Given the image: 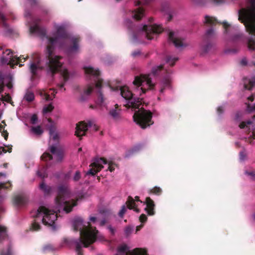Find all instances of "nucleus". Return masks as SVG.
I'll return each mask as SVG.
<instances>
[{
	"label": "nucleus",
	"instance_id": "nucleus-53",
	"mask_svg": "<svg viewBox=\"0 0 255 255\" xmlns=\"http://www.w3.org/2000/svg\"><path fill=\"white\" fill-rule=\"evenodd\" d=\"M7 148H8V149L7 150L5 148L3 147L2 148V151L4 153H6L7 151H8L9 152H10L11 151V148L9 147H7Z\"/></svg>",
	"mask_w": 255,
	"mask_h": 255
},
{
	"label": "nucleus",
	"instance_id": "nucleus-49",
	"mask_svg": "<svg viewBox=\"0 0 255 255\" xmlns=\"http://www.w3.org/2000/svg\"><path fill=\"white\" fill-rule=\"evenodd\" d=\"M146 219L147 217L144 214H142L139 217V220L141 223L145 222L146 221Z\"/></svg>",
	"mask_w": 255,
	"mask_h": 255
},
{
	"label": "nucleus",
	"instance_id": "nucleus-26",
	"mask_svg": "<svg viewBox=\"0 0 255 255\" xmlns=\"http://www.w3.org/2000/svg\"><path fill=\"white\" fill-rule=\"evenodd\" d=\"M244 88L247 90H252L255 86V77L252 79L246 78L244 80Z\"/></svg>",
	"mask_w": 255,
	"mask_h": 255
},
{
	"label": "nucleus",
	"instance_id": "nucleus-50",
	"mask_svg": "<svg viewBox=\"0 0 255 255\" xmlns=\"http://www.w3.org/2000/svg\"><path fill=\"white\" fill-rule=\"evenodd\" d=\"M217 112L219 115L221 114L224 111V107L223 106H219L217 108Z\"/></svg>",
	"mask_w": 255,
	"mask_h": 255
},
{
	"label": "nucleus",
	"instance_id": "nucleus-59",
	"mask_svg": "<svg viewBox=\"0 0 255 255\" xmlns=\"http://www.w3.org/2000/svg\"><path fill=\"white\" fill-rule=\"evenodd\" d=\"M248 100L249 101H250L252 102L253 101V100H254V96L252 95V96H251L250 97H248Z\"/></svg>",
	"mask_w": 255,
	"mask_h": 255
},
{
	"label": "nucleus",
	"instance_id": "nucleus-44",
	"mask_svg": "<svg viewBox=\"0 0 255 255\" xmlns=\"http://www.w3.org/2000/svg\"><path fill=\"white\" fill-rule=\"evenodd\" d=\"M246 104L247 106V111L249 112H253L255 111V105L253 106H251L249 104L246 103Z\"/></svg>",
	"mask_w": 255,
	"mask_h": 255
},
{
	"label": "nucleus",
	"instance_id": "nucleus-12",
	"mask_svg": "<svg viewBox=\"0 0 255 255\" xmlns=\"http://www.w3.org/2000/svg\"><path fill=\"white\" fill-rule=\"evenodd\" d=\"M17 55H14L10 49H6L2 53V55L0 58V63L1 64L9 65L11 67H13L14 65L19 64V66L22 65L20 64L21 58Z\"/></svg>",
	"mask_w": 255,
	"mask_h": 255
},
{
	"label": "nucleus",
	"instance_id": "nucleus-6",
	"mask_svg": "<svg viewBox=\"0 0 255 255\" xmlns=\"http://www.w3.org/2000/svg\"><path fill=\"white\" fill-rule=\"evenodd\" d=\"M249 6L239 11V20L243 23L248 32L252 35L248 41V48L255 51V0H247Z\"/></svg>",
	"mask_w": 255,
	"mask_h": 255
},
{
	"label": "nucleus",
	"instance_id": "nucleus-34",
	"mask_svg": "<svg viewBox=\"0 0 255 255\" xmlns=\"http://www.w3.org/2000/svg\"><path fill=\"white\" fill-rule=\"evenodd\" d=\"M120 111V110L113 109L110 111V115L114 119H117L119 118Z\"/></svg>",
	"mask_w": 255,
	"mask_h": 255
},
{
	"label": "nucleus",
	"instance_id": "nucleus-4",
	"mask_svg": "<svg viewBox=\"0 0 255 255\" xmlns=\"http://www.w3.org/2000/svg\"><path fill=\"white\" fill-rule=\"evenodd\" d=\"M109 88L111 91H120L121 95L126 100V106L131 108L134 111V121L141 128H144L152 124L151 113L143 109L142 100L134 98L128 86L114 88L110 86Z\"/></svg>",
	"mask_w": 255,
	"mask_h": 255
},
{
	"label": "nucleus",
	"instance_id": "nucleus-27",
	"mask_svg": "<svg viewBox=\"0 0 255 255\" xmlns=\"http://www.w3.org/2000/svg\"><path fill=\"white\" fill-rule=\"evenodd\" d=\"M0 19L2 21L3 25L5 27L4 30L5 34L7 35H10L12 33L13 30L11 27L6 24L5 22V16L2 13H1V12H0Z\"/></svg>",
	"mask_w": 255,
	"mask_h": 255
},
{
	"label": "nucleus",
	"instance_id": "nucleus-8",
	"mask_svg": "<svg viewBox=\"0 0 255 255\" xmlns=\"http://www.w3.org/2000/svg\"><path fill=\"white\" fill-rule=\"evenodd\" d=\"M127 204L129 209H132L137 213L140 212L141 208H143L148 215L154 214V202L149 197L146 198L145 202L140 201L138 196L135 197V199L129 197Z\"/></svg>",
	"mask_w": 255,
	"mask_h": 255
},
{
	"label": "nucleus",
	"instance_id": "nucleus-19",
	"mask_svg": "<svg viewBox=\"0 0 255 255\" xmlns=\"http://www.w3.org/2000/svg\"><path fill=\"white\" fill-rule=\"evenodd\" d=\"M51 152L54 155V160L57 162L61 161L64 157V151L57 145H51L49 147Z\"/></svg>",
	"mask_w": 255,
	"mask_h": 255
},
{
	"label": "nucleus",
	"instance_id": "nucleus-52",
	"mask_svg": "<svg viewBox=\"0 0 255 255\" xmlns=\"http://www.w3.org/2000/svg\"><path fill=\"white\" fill-rule=\"evenodd\" d=\"M108 228L112 234L114 235L115 234V229L114 228L112 227L111 226H109Z\"/></svg>",
	"mask_w": 255,
	"mask_h": 255
},
{
	"label": "nucleus",
	"instance_id": "nucleus-11",
	"mask_svg": "<svg viewBox=\"0 0 255 255\" xmlns=\"http://www.w3.org/2000/svg\"><path fill=\"white\" fill-rule=\"evenodd\" d=\"M115 165L107 161L102 158H96L90 165V168L87 172V174L94 175L99 172L102 168H107L110 172L115 170Z\"/></svg>",
	"mask_w": 255,
	"mask_h": 255
},
{
	"label": "nucleus",
	"instance_id": "nucleus-60",
	"mask_svg": "<svg viewBox=\"0 0 255 255\" xmlns=\"http://www.w3.org/2000/svg\"><path fill=\"white\" fill-rule=\"evenodd\" d=\"M251 63L253 65H255V55L253 57V60L252 61Z\"/></svg>",
	"mask_w": 255,
	"mask_h": 255
},
{
	"label": "nucleus",
	"instance_id": "nucleus-22",
	"mask_svg": "<svg viewBox=\"0 0 255 255\" xmlns=\"http://www.w3.org/2000/svg\"><path fill=\"white\" fill-rule=\"evenodd\" d=\"M171 82V78L169 74H168L163 77L159 84V92L160 93H162L163 92L164 89L169 87Z\"/></svg>",
	"mask_w": 255,
	"mask_h": 255
},
{
	"label": "nucleus",
	"instance_id": "nucleus-23",
	"mask_svg": "<svg viewBox=\"0 0 255 255\" xmlns=\"http://www.w3.org/2000/svg\"><path fill=\"white\" fill-rule=\"evenodd\" d=\"M27 201L25 196L22 194L16 195L14 197L13 203L17 206L24 205Z\"/></svg>",
	"mask_w": 255,
	"mask_h": 255
},
{
	"label": "nucleus",
	"instance_id": "nucleus-2",
	"mask_svg": "<svg viewBox=\"0 0 255 255\" xmlns=\"http://www.w3.org/2000/svg\"><path fill=\"white\" fill-rule=\"evenodd\" d=\"M79 199L78 195L72 194L66 186L58 187V194L55 199L56 207L54 210H50L45 207H40L36 211L31 212V216L35 218L31 230L34 231L40 229L39 222L42 221L45 226L55 230L56 221L57 219V211L63 210L66 213L71 211L72 208L77 205L76 201Z\"/></svg>",
	"mask_w": 255,
	"mask_h": 255
},
{
	"label": "nucleus",
	"instance_id": "nucleus-29",
	"mask_svg": "<svg viewBox=\"0 0 255 255\" xmlns=\"http://www.w3.org/2000/svg\"><path fill=\"white\" fill-rule=\"evenodd\" d=\"M32 132L36 135H41L43 131L40 126L33 127L31 128Z\"/></svg>",
	"mask_w": 255,
	"mask_h": 255
},
{
	"label": "nucleus",
	"instance_id": "nucleus-57",
	"mask_svg": "<svg viewBox=\"0 0 255 255\" xmlns=\"http://www.w3.org/2000/svg\"><path fill=\"white\" fill-rule=\"evenodd\" d=\"M142 226H143L142 225H141L140 226H137L136 228L135 233H137L138 231H139L141 229Z\"/></svg>",
	"mask_w": 255,
	"mask_h": 255
},
{
	"label": "nucleus",
	"instance_id": "nucleus-64",
	"mask_svg": "<svg viewBox=\"0 0 255 255\" xmlns=\"http://www.w3.org/2000/svg\"><path fill=\"white\" fill-rule=\"evenodd\" d=\"M80 90V88L79 87H77L75 88V92H78Z\"/></svg>",
	"mask_w": 255,
	"mask_h": 255
},
{
	"label": "nucleus",
	"instance_id": "nucleus-35",
	"mask_svg": "<svg viewBox=\"0 0 255 255\" xmlns=\"http://www.w3.org/2000/svg\"><path fill=\"white\" fill-rule=\"evenodd\" d=\"M46 168L45 167H43L42 169H41L40 170H39L37 172V174L38 176H39L41 178H44L47 176V173L46 172Z\"/></svg>",
	"mask_w": 255,
	"mask_h": 255
},
{
	"label": "nucleus",
	"instance_id": "nucleus-51",
	"mask_svg": "<svg viewBox=\"0 0 255 255\" xmlns=\"http://www.w3.org/2000/svg\"><path fill=\"white\" fill-rule=\"evenodd\" d=\"M246 154L244 152H241L240 154V159L242 161L244 160L246 158Z\"/></svg>",
	"mask_w": 255,
	"mask_h": 255
},
{
	"label": "nucleus",
	"instance_id": "nucleus-46",
	"mask_svg": "<svg viewBox=\"0 0 255 255\" xmlns=\"http://www.w3.org/2000/svg\"><path fill=\"white\" fill-rule=\"evenodd\" d=\"M81 177L80 173L79 171H76L74 176L73 177V179L74 181H78L80 179Z\"/></svg>",
	"mask_w": 255,
	"mask_h": 255
},
{
	"label": "nucleus",
	"instance_id": "nucleus-40",
	"mask_svg": "<svg viewBox=\"0 0 255 255\" xmlns=\"http://www.w3.org/2000/svg\"><path fill=\"white\" fill-rule=\"evenodd\" d=\"M0 255H12V251L10 247H8L6 251H3Z\"/></svg>",
	"mask_w": 255,
	"mask_h": 255
},
{
	"label": "nucleus",
	"instance_id": "nucleus-17",
	"mask_svg": "<svg viewBox=\"0 0 255 255\" xmlns=\"http://www.w3.org/2000/svg\"><path fill=\"white\" fill-rule=\"evenodd\" d=\"M168 34L169 39L174 44L176 47L180 48L187 45L178 32L170 30L168 31Z\"/></svg>",
	"mask_w": 255,
	"mask_h": 255
},
{
	"label": "nucleus",
	"instance_id": "nucleus-37",
	"mask_svg": "<svg viewBox=\"0 0 255 255\" xmlns=\"http://www.w3.org/2000/svg\"><path fill=\"white\" fill-rule=\"evenodd\" d=\"M133 230V227L132 226H128L126 227L124 230L125 234L127 236H129L132 233Z\"/></svg>",
	"mask_w": 255,
	"mask_h": 255
},
{
	"label": "nucleus",
	"instance_id": "nucleus-36",
	"mask_svg": "<svg viewBox=\"0 0 255 255\" xmlns=\"http://www.w3.org/2000/svg\"><path fill=\"white\" fill-rule=\"evenodd\" d=\"M52 156L49 153L47 152L44 153L41 156L42 160L45 162L50 160L52 159Z\"/></svg>",
	"mask_w": 255,
	"mask_h": 255
},
{
	"label": "nucleus",
	"instance_id": "nucleus-15",
	"mask_svg": "<svg viewBox=\"0 0 255 255\" xmlns=\"http://www.w3.org/2000/svg\"><path fill=\"white\" fill-rule=\"evenodd\" d=\"M116 255H146V251L141 248L130 250L127 245L123 244L118 248V253Z\"/></svg>",
	"mask_w": 255,
	"mask_h": 255
},
{
	"label": "nucleus",
	"instance_id": "nucleus-54",
	"mask_svg": "<svg viewBox=\"0 0 255 255\" xmlns=\"http://www.w3.org/2000/svg\"><path fill=\"white\" fill-rule=\"evenodd\" d=\"M213 33V30L212 29H210L207 30L206 34L208 36H210Z\"/></svg>",
	"mask_w": 255,
	"mask_h": 255
},
{
	"label": "nucleus",
	"instance_id": "nucleus-14",
	"mask_svg": "<svg viewBox=\"0 0 255 255\" xmlns=\"http://www.w3.org/2000/svg\"><path fill=\"white\" fill-rule=\"evenodd\" d=\"M89 128H92L95 130L98 129V127L93 121H89L87 123L79 122L76 124L75 135L78 137L84 135Z\"/></svg>",
	"mask_w": 255,
	"mask_h": 255
},
{
	"label": "nucleus",
	"instance_id": "nucleus-24",
	"mask_svg": "<svg viewBox=\"0 0 255 255\" xmlns=\"http://www.w3.org/2000/svg\"><path fill=\"white\" fill-rule=\"evenodd\" d=\"M144 15V10L141 7L136 8L131 12L132 17L136 20L140 19Z\"/></svg>",
	"mask_w": 255,
	"mask_h": 255
},
{
	"label": "nucleus",
	"instance_id": "nucleus-61",
	"mask_svg": "<svg viewBox=\"0 0 255 255\" xmlns=\"http://www.w3.org/2000/svg\"><path fill=\"white\" fill-rule=\"evenodd\" d=\"M250 136H253L254 139H255V133L254 131H252Z\"/></svg>",
	"mask_w": 255,
	"mask_h": 255
},
{
	"label": "nucleus",
	"instance_id": "nucleus-45",
	"mask_svg": "<svg viewBox=\"0 0 255 255\" xmlns=\"http://www.w3.org/2000/svg\"><path fill=\"white\" fill-rule=\"evenodd\" d=\"M10 186V183H4L0 182V189L8 188Z\"/></svg>",
	"mask_w": 255,
	"mask_h": 255
},
{
	"label": "nucleus",
	"instance_id": "nucleus-21",
	"mask_svg": "<svg viewBox=\"0 0 255 255\" xmlns=\"http://www.w3.org/2000/svg\"><path fill=\"white\" fill-rule=\"evenodd\" d=\"M93 90V85H89L81 93L79 100L81 102H84L88 100L89 96Z\"/></svg>",
	"mask_w": 255,
	"mask_h": 255
},
{
	"label": "nucleus",
	"instance_id": "nucleus-9",
	"mask_svg": "<svg viewBox=\"0 0 255 255\" xmlns=\"http://www.w3.org/2000/svg\"><path fill=\"white\" fill-rule=\"evenodd\" d=\"M133 84L137 87L139 95L145 93L147 90H154L155 86V83L151 80L150 74L135 76Z\"/></svg>",
	"mask_w": 255,
	"mask_h": 255
},
{
	"label": "nucleus",
	"instance_id": "nucleus-33",
	"mask_svg": "<svg viewBox=\"0 0 255 255\" xmlns=\"http://www.w3.org/2000/svg\"><path fill=\"white\" fill-rule=\"evenodd\" d=\"M54 107L52 106L51 104H50L48 105L45 106L43 107V113L44 114H46L52 111Z\"/></svg>",
	"mask_w": 255,
	"mask_h": 255
},
{
	"label": "nucleus",
	"instance_id": "nucleus-55",
	"mask_svg": "<svg viewBox=\"0 0 255 255\" xmlns=\"http://www.w3.org/2000/svg\"><path fill=\"white\" fill-rule=\"evenodd\" d=\"M215 3H221L225 1V0H213Z\"/></svg>",
	"mask_w": 255,
	"mask_h": 255
},
{
	"label": "nucleus",
	"instance_id": "nucleus-58",
	"mask_svg": "<svg viewBox=\"0 0 255 255\" xmlns=\"http://www.w3.org/2000/svg\"><path fill=\"white\" fill-rule=\"evenodd\" d=\"M241 63L242 65H246L247 64V61L246 58L243 59L241 61Z\"/></svg>",
	"mask_w": 255,
	"mask_h": 255
},
{
	"label": "nucleus",
	"instance_id": "nucleus-16",
	"mask_svg": "<svg viewBox=\"0 0 255 255\" xmlns=\"http://www.w3.org/2000/svg\"><path fill=\"white\" fill-rule=\"evenodd\" d=\"M48 121L50 124V127L49 128L50 135L49 147L51 145H57V146H59L58 143L60 138L59 134L56 131V128L51 120L48 119Z\"/></svg>",
	"mask_w": 255,
	"mask_h": 255
},
{
	"label": "nucleus",
	"instance_id": "nucleus-47",
	"mask_svg": "<svg viewBox=\"0 0 255 255\" xmlns=\"http://www.w3.org/2000/svg\"><path fill=\"white\" fill-rule=\"evenodd\" d=\"M126 211V208L125 206H123L121 210L119 212V216L122 217Z\"/></svg>",
	"mask_w": 255,
	"mask_h": 255
},
{
	"label": "nucleus",
	"instance_id": "nucleus-7",
	"mask_svg": "<svg viewBox=\"0 0 255 255\" xmlns=\"http://www.w3.org/2000/svg\"><path fill=\"white\" fill-rule=\"evenodd\" d=\"M85 72L87 77L92 79L95 84L97 92L99 93L98 99L96 101L97 106L102 108L106 107L107 103L105 99L101 92L103 86L102 83V79L100 77V72L97 69H95L91 66H86L84 67Z\"/></svg>",
	"mask_w": 255,
	"mask_h": 255
},
{
	"label": "nucleus",
	"instance_id": "nucleus-30",
	"mask_svg": "<svg viewBox=\"0 0 255 255\" xmlns=\"http://www.w3.org/2000/svg\"><path fill=\"white\" fill-rule=\"evenodd\" d=\"M178 58L175 56H168L167 57L166 62L170 66H173L178 60Z\"/></svg>",
	"mask_w": 255,
	"mask_h": 255
},
{
	"label": "nucleus",
	"instance_id": "nucleus-25",
	"mask_svg": "<svg viewBox=\"0 0 255 255\" xmlns=\"http://www.w3.org/2000/svg\"><path fill=\"white\" fill-rule=\"evenodd\" d=\"M239 127L241 128H247L249 130L255 128V116H254L252 121L250 120L246 122H244L240 125Z\"/></svg>",
	"mask_w": 255,
	"mask_h": 255
},
{
	"label": "nucleus",
	"instance_id": "nucleus-39",
	"mask_svg": "<svg viewBox=\"0 0 255 255\" xmlns=\"http://www.w3.org/2000/svg\"><path fill=\"white\" fill-rule=\"evenodd\" d=\"M162 68H163V67H162V66H161V65L157 66L154 67L152 68V73L154 75L157 74L158 73V71H157L158 70H161Z\"/></svg>",
	"mask_w": 255,
	"mask_h": 255
},
{
	"label": "nucleus",
	"instance_id": "nucleus-3",
	"mask_svg": "<svg viewBox=\"0 0 255 255\" xmlns=\"http://www.w3.org/2000/svg\"><path fill=\"white\" fill-rule=\"evenodd\" d=\"M24 16L27 18V20L29 19L31 20L30 22L28 21V23H29V27L30 33L40 35L42 41L44 36L53 37V40H56L59 35H61L64 39V42H70L73 44L68 48L69 52H75L79 51L80 37L78 36H69L66 32L65 24L54 23L52 32L47 34L45 29L39 26L38 19L31 17L30 13L26 11H25Z\"/></svg>",
	"mask_w": 255,
	"mask_h": 255
},
{
	"label": "nucleus",
	"instance_id": "nucleus-5",
	"mask_svg": "<svg viewBox=\"0 0 255 255\" xmlns=\"http://www.w3.org/2000/svg\"><path fill=\"white\" fill-rule=\"evenodd\" d=\"M75 230L79 231L80 239L75 242L76 251L77 255H82V246L87 247L97 240L102 241L103 237L100 234L96 228L91 226L90 222H84L80 217L76 218L73 223Z\"/></svg>",
	"mask_w": 255,
	"mask_h": 255
},
{
	"label": "nucleus",
	"instance_id": "nucleus-63",
	"mask_svg": "<svg viewBox=\"0 0 255 255\" xmlns=\"http://www.w3.org/2000/svg\"><path fill=\"white\" fill-rule=\"evenodd\" d=\"M4 130L3 126L2 125H0V132L2 131V130Z\"/></svg>",
	"mask_w": 255,
	"mask_h": 255
},
{
	"label": "nucleus",
	"instance_id": "nucleus-20",
	"mask_svg": "<svg viewBox=\"0 0 255 255\" xmlns=\"http://www.w3.org/2000/svg\"><path fill=\"white\" fill-rule=\"evenodd\" d=\"M39 95L45 101L52 100L54 98L55 92L54 89H50L49 90L42 89L38 91Z\"/></svg>",
	"mask_w": 255,
	"mask_h": 255
},
{
	"label": "nucleus",
	"instance_id": "nucleus-1",
	"mask_svg": "<svg viewBox=\"0 0 255 255\" xmlns=\"http://www.w3.org/2000/svg\"><path fill=\"white\" fill-rule=\"evenodd\" d=\"M43 42L46 45L45 56L41 57L38 53H34L31 55L29 69L33 75L37 74L42 69L45 68L48 73L52 76L57 72L60 73L62 81L58 83V86L61 89L65 83L74 75L73 72H69L66 68L62 66L63 61L62 57L55 55L53 51L56 47L63 49L68 54L76 53L70 52L68 48L73 45L70 42H64L62 35H59L56 40H53V37L44 36Z\"/></svg>",
	"mask_w": 255,
	"mask_h": 255
},
{
	"label": "nucleus",
	"instance_id": "nucleus-62",
	"mask_svg": "<svg viewBox=\"0 0 255 255\" xmlns=\"http://www.w3.org/2000/svg\"><path fill=\"white\" fill-rule=\"evenodd\" d=\"M139 54V52L138 51H137V52H134L132 53V54L133 56H135L138 55Z\"/></svg>",
	"mask_w": 255,
	"mask_h": 255
},
{
	"label": "nucleus",
	"instance_id": "nucleus-18",
	"mask_svg": "<svg viewBox=\"0 0 255 255\" xmlns=\"http://www.w3.org/2000/svg\"><path fill=\"white\" fill-rule=\"evenodd\" d=\"M110 213L108 211L100 212L96 216H90L89 221L91 223L102 226L107 222V219Z\"/></svg>",
	"mask_w": 255,
	"mask_h": 255
},
{
	"label": "nucleus",
	"instance_id": "nucleus-31",
	"mask_svg": "<svg viewBox=\"0 0 255 255\" xmlns=\"http://www.w3.org/2000/svg\"><path fill=\"white\" fill-rule=\"evenodd\" d=\"M216 21V19L213 17L208 15H206L205 16L204 23L208 24H213L215 23Z\"/></svg>",
	"mask_w": 255,
	"mask_h": 255
},
{
	"label": "nucleus",
	"instance_id": "nucleus-38",
	"mask_svg": "<svg viewBox=\"0 0 255 255\" xmlns=\"http://www.w3.org/2000/svg\"><path fill=\"white\" fill-rule=\"evenodd\" d=\"M6 236V229L4 226L0 225V239Z\"/></svg>",
	"mask_w": 255,
	"mask_h": 255
},
{
	"label": "nucleus",
	"instance_id": "nucleus-32",
	"mask_svg": "<svg viewBox=\"0 0 255 255\" xmlns=\"http://www.w3.org/2000/svg\"><path fill=\"white\" fill-rule=\"evenodd\" d=\"M34 98V96L33 93L30 92H27L24 97V99H25L27 102H31L33 101Z\"/></svg>",
	"mask_w": 255,
	"mask_h": 255
},
{
	"label": "nucleus",
	"instance_id": "nucleus-48",
	"mask_svg": "<svg viewBox=\"0 0 255 255\" xmlns=\"http://www.w3.org/2000/svg\"><path fill=\"white\" fill-rule=\"evenodd\" d=\"M148 0H137V1H135V4L136 5H140L141 3H146Z\"/></svg>",
	"mask_w": 255,
	"mask_h": 255
},
{
	"label": "nucleus",
	"instance_id": "nucleus-43",
	"mask_svg": "<svg viewBox=\"0 0 255 255\" xmlns=\"http://www.w3.org/2000/svg\"><path fill=\"white\" fill-rule=\"evenodd\" d=\"M38 118L36 115H33L30 118L31 123L33 124H35L37 122Z\"/></svg>",
	"mask_w": 255,
	"mask_h": 255
},
{
	"label": "nucleus",
	"instance_id": "nucleus-41",
	"mask_svg": "<svg viewBox=\"0 0 255 255\" xmlns=\"http://www.w3.org/2000/svg\"><path fill=\"white\" fill-rule=\"evenodd\" d=\"M246 174L249 177L251 180L255 179V172H246Z\"/></svg>",
	"mask_w": 255,
	"mask_h": 255
},
{
	"label": "nucleus",
	"instance_id": "nucleus-28",
	"mask_svg": "<svg viewBox=\"0 0 255 255\" xmlns=\"http://www.w3.org/2000/svg\"><path fill=\"white\" fill-rule=\"evenodd\" d=\"M39 188L45 194L49 193L52 189L50 186L46 185L43 182L40 184Z\"/></svg>",
	"mask_w": 255,
	"mask_h": 255
},
{
	"label": "nucleus",
	"instance_id": "nucleus-13",
	"mask_svg": "<svg viewBox=\"0 0 255 255\" xmlns=\"http://www.w3.org/2000/svg\"><path fill=\"white\" fill-rule=\"evenodd\" d=\"M224 32L231 35V40L235 41L241 39L243 37V33L239 32L238 26L231 25L227 22H223Z\"/></svg>",
	"mask_w": 255,
	"mask_h": 255
},
{
	"label": "nucleus",
	"instance_id": "nucleus-56",
	"mask_svg": "<svg viewBox=\"0 0 255 255\" xmlns=\"http://www.w3.org/2000/svg\"><path fill=\"white\" fill-rule=\"evenodd\" d=\"M172 14H171V12L170 11L168 13H167V18L168 19V20H170V19H171L172 18Z\"/></svg>",
	"mask_w": 255,
	"mask_h": 255
},
{
	"label": "nucleus",
	"instance_id": "nucleus-42",
	"mask_svg": "<svg viewBox=\"0 0 255 255\" xmlns=\"http://www.w3.org/2000/svg\"><path fill=\"white\" fill-rule=\"evenodd\" d=\"M161 190L159 187H155L151 191V193L154 194H159L161 193Z\"/></svg>",
	"mask_w": 255,
	"mask_h": 255
},
{
	"label": "nucleus",
	"instance_id": "nucleus-10",
	"mask_svg": "<svg viewBox=\"0 0 255 255\" xmlns=\"http://www.w3.org/2000/svg\"><path fill=\"white\" fill-rule=\"evenodd\" d=\"M152 18L149 19L148 24L142 25L138 32V36L143 35L145 38L148 40H152L156 38L157 34L163 31V28L160 24L152 23Z\"/></svg>",
	"mask_w": 255,
	"mask_h": 255
}]
</instances>
